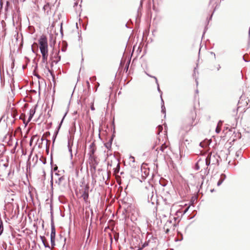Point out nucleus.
I'll use <instances>...</instances> for the list:
<instances>
[{"label": "nucleus", "mask_w": 250, "mask_h": 250, "mask_svg": "<svg viewBox=\"0 0 250 250\" xmlns=\"http://www.w3.org/2000/svg\"><path fill=\"white\" fill-rule=\"evenodd\" d=\"M59 52L57 50H53L50 55V60L51 62V63H57L61 60V56L59 55Z\"/></svg>", "instance_id": "3"}, {"label": "nucleus", "mask_w": 250, "mask_h": 250, "mask_svg": "<svg viewBox=\"0 0 250 250\" xmlns=\"http://www.w3.org/2000/svg\"><path fill=\"white\" fill-rule=\"evenodd\" d=\"M69 151L71 152V149H69Z\"/></svg>", "instance_id": "27"}, {"label": "nucleus", "mask_w": 250, "mask_h": 250, "mask_svg": "<svg viewBox=\"0 0 250 250\" xmlns=\"http://www.w3.org/2000/svg\"><path fill=\"white\" fill-rule=\"evenodd\" d=\"M63 118L62 119L61 123H62L63 122Z\"/></svg>", "instance_id": "26"}, {"label": "nucleus", "mask_w": 250, "mask_h": 250, "mask_svg": "<svg viewBox=\"0 0 250 250\" xmlns=\"http://www.w3.org/2000/svg\"><path fill=\"white\" fill-rule=\"evenodd\" d=\"M158 127V129L160 131H161L163 129L162 126L161 125H159Z\"/></svg>", "instance_id": "20"}, {"label": "nucleus", "mask_w": 250, "mask_h": 250, "mask_svg": "<svg viewBox=\"0 0 250 250\" xmlns=\"http://www.w3.org/2000/svg\"><path fill=\"white\" fill-rule=\"evenodd\" d=\"M223 180H220L217 183V186H219L220 185H221L223 182Z\"/></svg>", "instance_id": "18"}, {"label": "nucleus", "mask_w": 250, "mask_h": 250, "mask_svg": "<svg viewBox=\"0 0 250 250\" xmlns=\"http://www.w3.org/2000/svg\"><path fill=\"white\" fill-rule=\"evenodd\" d=\"M223 124V122L222 121H219L218 123L217 126L221 127Z\"/></svg>", "instance_id": "16"}, {"label": "nucleus", "mask_w": 250, "mask_h": 250, "mask_svg": "<svg viewBox=\"0 0 250 250\" xmlns=\"http://www.w3.org/2000/svg\"><path fill=\"white\" fill-rule=\"evenodd\" d=\"M35 138V136H33L31 138V140H30V146H32V142H33V139L34 138Z\"/></svg>", "instance_id": "17"}, {"label": "nucleus", "mask_w": 250, "mask_h": 250, "mask_svg": "<svg viewBox=\"0 0 250 250\" xmlns=\"http://www.w3.org/2000/svg\"><path fill=\"white\" fill-rule=\"evenodd\" d=\"M192 113H193V115H194V112H192Z\"/></svg>", "instance_id": "29"}, {"label": "nucleus", "mask_w": 250, "mask_h": 250, "mask_svg": "<svg viewBox=\"0 0 250 250\" xmlns=\"http://www.w3.org/2000/svg\"><path fill=\"white\" fill-rule=\"evenodd\" d=\"M221 0H210V4H212L213 6L215 4L221 1Z\"/></svg>", "instance_id": "10"}, {"label": "nucleus", "mask_w": 250, "mask_h": 250, "mask_svg": "<svg viewBox=\"0 0 250 250\" xmlns=\"http://www.w3.org/2000/svg\"><path fill=\"white\" fill-rule=\"evenodd\" d=\"M3 231V226L2 221L0 219V236L1 235Z\"/></svg>", "instance_id": "9"}, {"label": "nucleus", "mask_w": 250, "mask_h": 250, "mask_svg": "<svg viewBox=\"0 0 250 250\" xmlns=\"http://www.w3.org/2000/svg\"><path fill=\"white\" fill-rule=\"evenodd\" d=\"M105 146L108 149L111 148V144H105Z\"/></svg>", "instance_id": "15"}, {"label": "nucleus", "mask_w": 250, "mask_h": 250, "mask_svg": "<svg viewBox=\"0 0 250 250\" xmlns=\"http://www.w3.org/2000/svg\"><path fill=\"white\" fill-rule=\"evenodd\" d=\"M221 127L217 126L216 129H215V131L217 133H219L221 131Z\"/></svg>", "instance_id": "13"}, {"label": "nucleus", "mask_w": 250, "mask_h": 250, "mask_svg": "<svg viewBox=\"0 0 250 250\" xmlns=\"http://www.w3.org/2000/svg\"><path fill=\"white\" fill-rule=\"evenodd\" d=\"M194 117H195V116L193 115L192 116V120H193V118H194Z\"/></svg>", "instance_id": "25"}, {"label": "nucleus", "mask_w": 250, "mask_h": 250, "mask_svg": "<svg viewBox=\"0 0 250 250\" xmlns=\"http://www.w3.org/2000/svg\"><path fill=\"white\" fill-rule=\"evenodd\" d=\"M164 109H165V106H164V105H162V111L163 112H165V110H164Z\"/></svg>", "instance_id": "22"}, {"label": "nucleus", "mask_w": 250, "mask_h": 250, "mask_svg": "<svg viewBox=\"0 0 250 250\" xmlns=\"http://www.w3.org/2000/svg\"><path fill=\"white\" fill-rule=\"evenodd\" d=\"M90 108L92 110H95V108H94V103L92 102L91 103V105H90Z\"/></svg>", "instance_id": "14"}, {"label": "nucleus", "mask_w": 250, "mask_h": 250, "mask_svg": "<svg viewBox=\"0 0 250 250\" xmlns=\"http://www.w3.org/2000/svg\"><path fill=\"white\" fill-rule=\"evenodd\" d=\"M205 164L204 159H200L197 162L195 165V168L196 170H199L200 167L203 166Z\"/></svg>", "instance_id": "6"}, {"label": "nucleus", "mask_w": 250, "mask_h": 250, "mask_svg": "<svg viewBox=\"0 0 250 250\" xmlns=\"http://www.w3.org/2000/svg\"><path fill=\"white\" fill-rule=\"evenodd\" d=\"M88 186H85L82 195V197L85 201H86L88 198Z\"/></svg>", "instance_id": "5"}, {"label": "nucleus", "mask_w": 250, "mask_h": 250, "mask_svg": "<svg viewBox=\"0 0 250 250\" xmlns=\"http://www.w3.org/2000/svg\"><path fill=\"white\" fill-rule=\"evenodd\" d=\"M41 140H42V141H43V138H42L41 139Z\"/></svg>", "instance_id": "31"}, {"label": "nucleus", "mask_w": 250, "mask_h": 250, "mask_svg": "<svg viewBox=\"0 0 250 250\" xmlns=\"http://www.w3.org/2000/svg\"><path fill=\"white\" fill-rule=\"evenodd\" d=\"M249 36H250V29H249Z\"/></svg>", "instance_id": "24"}, {"label": "nucleus", "mask_w": 250, "mask_h": 250, "mask_svg": "<svg viewBox=\"0 0 250 250\" xmlns=\"http://www.w3.org/2000/svg\"><path fill=\"white\" fill-rule=\"evenodd\" d=\"M14 4L17 5L20 2H23L25 0H12Z\"/></svg>", "instance_id": "11"}, {"label": "nucleus", "mask_w": 250, "mask_h": 250, "mask_svg": "<svg viewBox=\"0 0 250 250\" xmlns=\"http://www.w3.org/2000/svg\"><path fill=\"white\" fill-rule=\"evenodd\" d=\"M158 89L159 90H160L159 86L158 87Z\"/></svg>", "instance_id": "28"}, {"label": "nucleus", "mask_w": 250, "mask_h": 250, "mask_svg": "<svg viewBox=\"0 0 250 250\" xmlns=\"http://www.w3.org/2000/svg\"><path fill=\"white\" fill-rule=\"evenodd\" d=\"M56 236V231L55 226L53 222V218L51 219V232L50 234V237Z\"/></svg>", "instance_id": "7"}, {"label": "nucleus", "mask_w": 250, "mask_h": 250, "mask_svg": "<svg viewBox=\"0 0 250 250\" xmlns=\"http://www.w3.org/2000/svg\"><path fill=\"white\" fill-rule=\"evenodd\" d=\"M41 239L42 241V242L44 245V246L45 247V248H47V247H49V245L48 244H46V243H45V237L44 236H41Z\"/></svg>", "instance_id": "8"}, {"label": "nucleus", "mask_w": 250, "mask_h": 250, "mask_svg": "<svg viewBox=\"0 0 250 250\" xmlns=\"http://www.w3.org/2000/svg\"><path fill=\"white\" fill-rule=\"evenodd\" d=\"M192 113H193V115H194V112H192Z\"/></svg>", "instance_id": "30"}, {"label": "nucleus", "mask_w": 250, "mask_h": 250, "mask_svg": "<svg viewBox=\"0 0 250 250\" xmlns=\"http://www.w3.org/2000/svg\"><path fill=\"white\" fill-rule=\"evenodd\" d=\"M86 83H87V84L88 85H89V82H88V81H87V82H86Z\"/></svg>", "instance_id": "23"}, {"label": "nucleus", "mask_w": 250, "mask_h": 250, "mask_svg": "<svg viewBox=\"0 0 250 250\" xmlns=\"http://www.w3.org/2000/svg\"><path fill=\"white\" fill-rule=\"evenodd\" d=\"M94 152H95L94 149H92L91 150V151H90V152H91V154H90V155H91L94 154Z\"/></svg>", "instance_id": "21"}, {"label": "nucleus", "mask_w": 250, "mask_h": 250, "mask_svg": "<svg viewBox=\"0 0 250 250\" xmlns=\"http://www.w3.org/2000/svg\"><path fill=\"white\" fill-rule=\"evenodd\" d=\"M35 112H36V107H34V108L30 109V110L29 111V117H28L27 122L25 123V121H24V123L25 124V126L27 125L28 123L31 120L34 115L35 113Z\"/></svg>", "instance_id": "4"}, {"label": "nucleus", "mask_w": 250, "mask_h": 250, "mask_svg": "<svg viewBox=\"0 0 250 250\" xmlns=\"http://www.w3.org/2000/svg\"><path fill=\"white\" fill-rule=\"evenodd\" d=\"M39 48L42 55V61L47 63L48 61V42L45 36L42 35L39 40Z\"/></svg>", "instance_id": "1"}, {"label": "nucleus", "mask_w": 250, "mask_h": 250, "mask_svg": "<svg viewBox=\"0 0 250 250\" xmlns=\"http://www.w3.org/2000/svg\"><path fill=\"white\" fill-rule=\"evenodd\" d=\"M204 161L206 167L210 164H216L218 162V160L216 159L215 156L211 154H208L206 159H204Z\"/></svg>", "instance_id": "2"}, {"label": "nucleus", "mask_w": 250, "mask_h": 250, "mask_svg": "<svg viewBox=\"0 0 250 250\" xmlns=\"http://www.w3.org/2000/svg\"><path fill=\"white\" fill-rule=\"evenodd\" d=\"M50 239H51V245H52V246H55V237H50Z\"/></svg>", "instance_id": "12"}, {"label": "nucleus", "mask_w": 250, "mask_h": 250, "mask_svg": "<svg viewBox=\"0 0 250 250\" xmlns=\"http://www.w3.org/2000/svg\"><path fill=\"white\" fill-rule=\"evenodd\" d=\"M129 158H130V160H131V161H132L133 162H134V161H135V158H134V157H133V156H130Z\"/></svg>", "instance_id": "19"}]
</instances>
